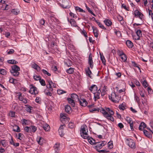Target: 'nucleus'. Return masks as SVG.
<instances>
[{"label": "nucleus", "instance_id": "obj_1", "mask_svg": "<svg viewBox=\"0 0 153 153\" xmlns=\"http://www.w3.org/2000/svg\"><path fill=\"white\" fill-rule=\"evenodd\" d=\"M106 110L107 111H106L104 109H102L100 110V112L108 120L113 122L114 121V119L112 117V116L114 114L113 111L109 108H106Z\"/></svg>", "mask_w": 153, "mask_h": 153}, {"label": "nucleus", "instance_id": "obj_2", "mask_svg": "<svg viewBox=\"0 0 153 153\" xmlns=\"http://www.w3.org/2000/svg\"><path fill=\"white\" fill-rule=\"evenodd\" d=\"M86 131H88L87 126L84 125L81 126L80 130V134L81 137L84 139H88L89 137Z\"/></svg>", "mask_w": 153, "mask_h": 153}, {"label": "nucleus", "instance_id": "obj_3", "mask_svg": "<svg viewBox=\"0 0 153 153\" xmlns=\"http://www.w3.org/2000/svg\"><path fill=\"white\" fill-rule=\"evenodd\" d=\"M11 70H10L11 74L14 76H18L19 74V71H20L19 67L16 65H14L11 66Z\"/></svg>", "mask_w": 153, "mask_h": 153}, {"label": "nucleus", "instance_id": "obj_4", "mask_svg": "<svg viewBox=\"0 0 153 153\" xmlns=\"http://www.w3.org/2000/svg\"><path fill=\"white\" fill-rule=\"evenodd\" d=\"M109 99L113 102H118L120 100V98L119 96L114 92L112 93L111 96H109Z\"/></svg>", "mask_w": 153, "mask_h": 153}, {"label": "nucleus", "instance_id": "obj_5", "mask_svg": "<svg viewBox=\"0 0 153 153\" xmlns=\"http://www.w3.org/2000/svg\"><path fill=\"white\" fill-rule=\"evenodd\" d=\"M106 143L105 141H102V142H96L95 144L96 145L95 146V149L97 151L102 148V147L104 146Z\"/></svg>", "mask_w": 153, "mask_h": 153}, {"label": "nucleus", "instance_id": "obj_6", "mask_svg": "<svg viewBox=\"0 0 153 153\" xmlns=\"http://www.w3.org/2000/svg\"><path fill=\"white\" fill-rule=\"evenodd\" d=\"M30 88L29 92L32 94H36L38 93L37 89L33 85H30Z\"/></svg>", "mask_w": 153, "mask_h": 153}, {"label": "nucleus", "instance_id": "obj_7", "mask_svg": "<svg viewBox=\"0 0 153 153\" xmlns=\"http://www.w3.org/2000/svg\"><path fill=\"white\" fill-rule=\"evenodd\" d=\"M61 6L63 8H66L69 6V1L68 0H62Z\"/></svg>", "mask_w": 153, "mask_h": 153}, {"label": "nucleus", "instance_id": "obj_8", "mask_svg": "<svg viewBox=\"0 0 153 153\" xmlns=\"http://www.w3.org/2000/svg\"><path fill=\"white\" fill-rule=\"evenodd\" d=\"M88 64L89 65L90 67L91 68H92L94 66V64L92 60V56L91 53H90L89 55Z\"/></svg>", "mask_w": 153, "mask_h": 153}, {"label": "nucleus", "instance_id": "obj_9", "mask_svg": "<svg viewBox=\"0 0 153 153\" xmlns=\"http://www.w3.org/2000/svg\"><path fill=\"white\" fill-rule=\"evenodd\" d=\"M126 120L128 123L129 124L131 129L132 131L134 130L133 128V122L131 119L129 117H126Z\"/></svg>", "mask_w": 153, "mask_h": 153}, {"label": "nucleus", "instance_id": "obj_10", "mask_svg": "<svg viewBox=\"0 0 153 153\" xmlns=\"http://www.w3.org/2000/svg\"><path fill=\"white\" fill-rule=\"evenodd\" d=\"M127 143L128 145L131 148H133L135 146V143L134 142L133 140L131 139L130 140H127Z\"/></svg>", "mask_w": 153, "mask_h": 153}, {"label": "nucleus", "instance_id": "obj_11", "mask_svg": "<svg viewBox=\"0 0 153 153\" xmlns=\"http://www.w3.org/2000/svg\"><path fill=\"white\" fill-rule=\"evenodd\" d=\"M92 28L93 30V33L95 37L97 38L99 34V30L96 27H92Z\"/></svg>", "mask_w": 153, "mask_h": 153}, {"label": "nucleus", "instance_id": "obj_12", "mask_svg": "<svg viewBox=\"0 0 153 153\" xmlns=\"http://www.w3.org/2000/svg\"><path fill=\"white\" fill-rule=\"evenodd\" d=\"M94 94V93L97 90V87L95 85H92L89 89Z\"/></svg>", "mask_w": 153, "mask_h": 153}, {"label": "nucleus", "instance_id": "obj_13", "mask_svg": "<svg viewBox=\"0 0 153 153\" xmlns=\"http://www.w3.org/2000/svg\"><path fill=\"white\" fill-rule=\"evenodd\" d=\"M79 101L80 105L82 106H85L87 104V102L85 99H81Z\"/></svg>", "mask_w": 153, "mask_h": 153}, {"label": "nucleus", "instance_id": "obj_14", "mask_svg": "<svg viewBox=\"0 0 153 153\" xmlns=\"http://www.w3.org/2000/svg\"><path fill=\"white\" fill-rule=\"evenodd\" d=\"M137 36H135V39L139 40L140 39V37L142 36V32L141 30H137L136 32Z\"/></svg>", "mask_w": 153, "mask_h": 153}, {"label": "nucleus", "instance_id": "obj_15", "mask_svg": "<svg viewBox=\"0 0 153 153\" xmlns=\"http://www.w3.org/2000/svg\"><path fill=\"white\" fill-rule=\"evenodd\" d=\"M74 101L76 102L79 101L78 96L75 94H72L71 95V98Z\"/></svg>", "mask_w": 153, "mask_h": 153}, {"label": "nucleus", "instance_id": "obj_16", "mask_svg": "<svg viewBox=\"0 0 153 153\" xmlns=\"http://www.w3.org/2000/svg\"><path fill=\"white\" fill-rule=\"evenodd\" d=\"M143 134L149 138H151L152 137V134L150 132H149L146 130H143Z\"/></svg>", "mask_w": 153, "mask_h": 153}, {"label": "nucleus", "instance_id": "obj_17", "mask_svg": "<svg viewBox=\"0 0 153 153\" xmlns=\"http://www.w3.org/2000/svg\"><path fill=\"white\" fill-rule=\"evenodd\" d=\"M70 23L72 26L75 27H77L78 28H79V27L77 25L76 23L75 20L73 19H71L70 20Z\"/></svg>", "mask_w": 153, "mask_h": 153}, {"label": "nucleus", "instance_id": "obj_18", "mask_svg": "<svg viewBox=\"0 0 153 153\" xmlns=\"http://www.w3.org/2000/svg\"><path fill=\"white\" fill-rule=\"evenodd\" d=\"M42 127L46 131H48L49 130L50 126L49 125L46 123H44L42 124Z\"/></svg>", "mask_w": 153, "mask_h": 153}, {"label": "nucleus", "instance_id": "obj_19", "mask_svg": "<svg viewBox=\"0 0 153 153\" xmlns=\"http://www.w3.org/2000/svg\"><path fill=\"white\" fill-rule=\"evenodd\" d=\"M126 43V45L129 48H132L133 46L132 42L130 40H127Z\"/></svg>", "mask_w": 153, "mask_h": 153}, {"label": "nucleus", "instance_id": "obj_20", "mask_svg": "<svg viewBox=\"0 0 153 153\" xmlns=\"http://www.w3.org/2000/svg\"><path fill=\"white\" fill-rule=\"evenodd\" d=\"M104 22L105 24L108 26H111L112 24L111 21L109 19H106L104 21Z\"/></svg>", "mask_w": 153, "mask_h": 153}, {"label": "nucleus", "instance_id": "obj_21", "mask_svg": "<svg viewBox=\"0 0 153 153\" xmlns=\"http://www.w3.org/2000/svg\"><path fill=\"white\" fill-rule=\"evenodd\" d=\"M65 112L68 114H70L71 112V108L69 105H66L65 107Z\"/></svg>", "mask_w": 153, "mask_h": 153}, {"label": "nucleus", "instance_id": "obj_22", "mask_svg": "<svg viewBox=\"0 0 153 153\" xmlns=\"http://www.w3.org/2000/svg\"><path fill=\"white\" fill-rule=\"evenodd\" d=\"M126 106L125 103H123L119 105V108L120 110L123 111L126 108Z\"/></svg>", "mask_w": 153, "mask_h": 153}, {"label": "nucleus", "instance_id": "obj_23", "mask_svg": "<svg viewBox=\"0 0 153 153\" xmlns=\"http://www.w3.org/2000/svg\"><path fill=\"white\" fill-rule=\"evenodd\" d=\"M146 127V124L143 122H141L139 127V129L140 130H142L143 129Z\"/></svg>", "mask_w": 153, "mask_h": 153}, {"label": "nucleus", "instance_id": "obj_24", "mask_svg": "<svg viewBox=\"0 0 153 153\" xmlns=\"http://www.w3.org/2000/svg\"><path fill=\"white\" fill-rule=\"evenodd\" d=\"M30 127V132H34L37 130V127L34 126H31Z\"/></svg>", "mask_w": 153, "mask_h": 153}, {"label": "nucleus", "instance_id": "obj_25", "mask_svg": "<svg viewBox=\"0 0 153 153\" xmlns=\"http://www.w3.org/2000/svg\"><path fill=\"white\" fill-rule=\"evenodd\" d=\"M101 92V91L99 89L97 93H94V97L95 99H98L100 98V93Z\"/></svg>", "mask_w": 153, "mask_h": 153}, {"label": "nucleus", "instance_id": "obj_26", "mask_svg": "<svg viewBox=\"0 0 153 153\" xmlns=\"http://www.w3.org/2000/svg\"><path fill=\"white\" fill-rule=\"evenodd\" d=\"M67 100L68 101L69 103L73 106H74L75 105V101H74L71 98H68Z\"/></svg>", "mask_w": 153, "mask_h": 153}, {"label": "nucleus", "instance_id": "obj_27", "mask_svg": "<svg viewBox=\"0 0 153 153\" xmlns=\"http://www.w3.org/2000/svg\"><path fill=\"white\" fill-rule=\"evenodd\" d=\"M88 139V140L89 143L91 144H95L96 142H95V140L93 139L92 138H89V137L87 139Z\"/></svg>", "mask_w": 153, "mask_h": 153}, {"label": "nucleus", "instance_id": "obj_28", "mask_svg": "<svg viewBox=\"0 0 153 153\" xmlns=\"http://www.w3.org/2000/svg\"><path fill=\"white\" fill-rule=\"evenodd\" d=\"M11 12L14 15H18L19 13V10L18 9H13L11 11Z\"/></svg>", "mask_w": 153, "mask_h": 153}, {"label": "nucleus", "instance_id": "obj_29", "mask_svg": "<svg viewBox=\"0 0 153 153\" xmlns=\"http://www.w3.org/2000/svg\"><path fill=\"white\" fill-rule=\"evenodd\" d=\"M13 130L14 131L17 132H19L20 131V129L19 127L16 125L14 127Z\"/></svg>", "mask_w": 153, "mask_h": 153}, {"label": "nucleus", "instance_id": "obj_30", "mask_svg": "<svg viewBox=\"0 0 153 153\" xmlns=\"http://www.w3.org/2000/svg\"><path fill=\"white\" fill-rule=\"evenodd\" d=\"M101 109H100L97 108H90L89 109V111L91 112H93L94 111H97L98 112H99L100 111V110Z\"/></svg>", "mask_w": 153, "mask_h": 153}, {"label": "nucleus", "instance_id": "obj_31", "mask_svg": "<svg viewBox=\"0 0 153 153\" xmlns=\"http://www.w3.org/2000/svg\"><path fill=\"white\" fill-rule=\"evenodd\" d=\"M7 62L10 64H16L18 63V62L14 60H7Z\"/></svg>", "mask_w": 153, "mask_h": 153}, {"label": "nucleus", "instance_id": "obj_32", "mask_svg": "<svg viewBox=\"0 0 153 153\" xmlns=\"http://www.w3.org/2000/svg\"><path fill=\"white\" fill-rule=\"evenodd\" d=\"M74 68H70L66 70V72L69 74H71L74 72Z\"/></svg>", "mask_w": 153, "mask_h": 153}, {"label": "nucleus", "instance_id": "obj_33", "mask_svg": "<svg viewBox=\"0 0 153 153\" xmlns=\"http://www.w3.org/2000/svg\"><path fill=\"white\" fill-rule=\"evenodd\" d=\"M0 144H1L3 147H6L7 145V143L5 140H1L0 142Z\"/></svg>", "mask_w": 153, "mask_h": 153}, {"label": "nucleus", "instance_id": "obj_34", "mask_svg": "<svg viewBox=\"0 0 153 153\" xmlns=\"http://www.w3.org/2000/svg\"><path fill=\"white\" fill-rule=\"evenodd\" d=\"M80 32L85 37L87 38L88 37L87 36V33L84 29H83V30H81Z\"/></svg>", "mask_w": 153, "mask_h": 153}, {"label": "nucleus", "instance_id": "obj_35", "mask_svg": "<svg viewBox=\"0 0 153 153\" xmlns=\"http://www.w3.org/2000/svg\"><path fill=\"white\" fill-rule=\"evenodd\" d=\"M59 143H56L55 145L54 146V149L55 151L56 152H57L59 149Z\"/></svg>", "mask_w": 153, "mask_h": 153}, {"label": "nucleus", "instance_id": "obj_36", "mask_svg": "<svg viewBox=\"0 0 153 153\" xmlns=\"http://www.w3.org/2000/svg\"><path fill=\"white\" fill-rule=\"evenodd\" d=\"M86 74L87 75L91 78L90 76V74L91 73V72L89 68H88V69L86 71Z\"/></svg>", "mask_w": 153, "mask_h": 153}, {"label": "nucleus", "instance_id": "obj_37", "mask_svg": "<svg viewBox=\"0 0 153 153\" xmlns=\"http://www.w3.org/2000/svg\"><path fill=\"white\" fill-rule=\"evenodd\" d=\"M95 22L98 24V25L102 29H105V28L104 27L100 22L96 20H95Z\"/></svg>", "mask_w": 153, "mask_h": 153}, {"label": "nucleus", "instance_id": "obj_38", "mask_svg": "<svg viewBox=\"0 0 153 153\" xmlns=\"http://www.w3.org/2000/svg\"><path fill=\"white\" fill-rule=\"evenodd\" d=\"M120 57L123 61L125 62L126 60V55L124 54L122 56H120Z\"/></svg>", "mask_w": 153, "mask_h": 153}, {"label": "nucleus", "instance_id": "obj_39", "mask_svg": "<svg viewBox=\"0 0 153 153\" xmlns=\"http://www.w3.org/2000/svg\"><path fill=\"white\" fill-rule=\"evenodd\" d=\"M58 131L59 134L60 136L62 137L64 135L63 130V129H59Z\"/></svg>", "mask_w": 153, "mask_h": 153}, {"label": "nucleus", "instance_id": "obj_40", "mask_svg": "<svg viewBox=\"0 0 153 153\" xmlns=\"http://www.w3.org/2000/svg\"><path fill=\"white\" fill-rule=\"evenodd\" d=\"M114 33L118 37H120L121 36V32L119 31L116 30L115 31Z\"/></svg>", "mask_w": 153, "mask_h": 153}, {"label": "nucleus", "instance_id": "obj_41", "mask_svg": "<svg viewBox=\"0 0 153 153\" xmlns=\"http://www.w3.org/2000/svg\"><path fill=\"white\" fill-rule=\"evenodd\" d=\"M43 138L41 137H39L38 140H37V141L39 145H42L43 144Z\"/></svg>", "mask_w": 153, "mask_h": 153}, {"label": "nucleus", "instance_id": "obj_42", "mask_svg": "<svg viewBox=\"0 0 153 153\" xmlns=\"http://www.w3.org/2000/svg\"><path fill=\"white\" fill-rule=\"evenodd\" d=\"M75 10L76 11H78L79 12H85V11L83 10L82 9L78 7H75Z\"/></svg>", "mask_w": 153, "mask_h": 153}, {"label": "nucleus", "instance_id": "obj_43", "mask_svg": "<svg viewBox=\"0 0 153 153\" xmlns=\"http://www.w3.org/2000/svg\"><path fill=\"white\" fill-rule=\"evenodd\" d=\"M42 71L43 73L45 74H47L48 76H51V74L50 73H49L45 69H42Z\"/></svg>", "mask_w": 153, "mask_h": 153}, {"label": "nucleus", "instance_id": "obj_44", "mask_svg": "<svg viewBox=\"0 0 153 153\" xmlns=\"http://www.w3.org/2000/svg\"><path fill=\"white\" fill-rule=\"evenodd\" d=\"M149 16L151 17L152 20H153V13L152 10L148 9Z\"/></svg>", "mask_w": 153, "mask_h": 153}, {"label": "nucleus", "instance_id": "obj_45", "mask_svg": "<svg viewBox=\"0 0 153 153\" xmlns=\"http://www.w3.org/2000/svg\"><path fill=\"white\" fill-rule=\"evenodd\" d=\"M86 8L88 10V11L92 15H93L94 16H95V15L94 14L93 12L90 10V8L88 7L87 6H86Z\"/></svg>", "mask_w": 153, "mask_h": 153}, {"label": "nucleus", "instance_id": "obj_46", "mask_svg": "<svg viewBox=\"0 0 153 153\" xmlns=\"http://www.w3.org/2000/svg\"><path fill=\"white\" fill-rule=\"evenodd\" d=\"M39 82L41 84L42 86H45V82L43 79H40Z\"/></svg>", "mask_w": 153, "mask_h": 153}, {"label": "nucleus", "instance_id": "obj_47", "mask_svg": "<svg viewBox=\"0 0 153 153\" xmlns=\"http://www.w3.org/2000/svg\"><path fill=\"white\" fill-rule=\"evenodd\" d=\"M35 102L38 103H40L41 102V99L39 97H37L35 100Z\"/></svg>", "mask_w": 153, "mask_h": 153}, {"label": "nucleus", "instance_id": "obj_48", "mask_svg": "<svg viewBox=\"0 0 153 153\" xmlns=\"http://www.w3.org/2000/svg\"><path fill=\"white\" fill-rule=\"evenodd\" d=\"M60 117L61 118V121H62V119H65L67 118L64 114H61Z\"/></svg>", "mask_w": 153, "mask_h": 153}, {"label": "nucleus", "instance_id": "obj_49", "mask_svg": "<svg viewBox=\"0 0 153 153\" xmlns=\"http://www.w3.org/2000/svg\"><path fill=\"white\" fill-rule=\"evenodd\" d=\"M66 92L63 91L62 90H57V93L59 94H61L64 93H66Z\"/></svg>", "mask_w": 153, "mask_h": 153}, {"label": "nucleus", "instance_id": "obj_50", "mask_svg": "<svg viewBox=\"0 0 153 153\" xmlns=\"http://www.w3.org/2000/svg\"><path fill=\"white\" fill-rule=\"evenodd\" d=\"M6 71L4 69H0V74L4 75L6 74Z\"/></svg>", "mask_w": 153, "mask_h": 153}, {"label": "nucleus", "instance_id": "obj_51", "mask_svg": "<svg viewBox=\"0 0 153 153\" xmlns=\"http://www.w3.org/2000/svg\"><path fill=\"white\" fill-rule=\"evenodd\" d=\"M22 124L23 125L25 126L27 124V120H26L25 119H24L22 120Z\"/></svg>", "mask_w": 153, "mask_h": 153}, {"label": "nucleus", "instance_id": "obj_52", "mask_svg": "<svg viewBox=\"0 0 153 153\" xmlns=\"http://www.w3.org/2000/svg\"><path fill=\"white\" fill-rule=\"evenodd\" d=\"M32 108V107L31 106H29L26 108V110L27 111L30 113L31 112V110Z\"/></svg>", "mask_w": 153, "mask_h": 153}, {"label": "nucleus", "instance_id": "obj_53", "mask_svg": "<svg viewBox=\"0 0 153 153\" xmlns=\"http://www.w3.org/2000/svg\"><path fill=\"white\" fill-rule=\"evenodd\" d=\"M113 143L112 142H109L108 143V147L110 149L113 148Z\"/></svg>", "mask_w": 153, "mask_h": 153}, {"label": "nucleus", "instance_id": "obj_54", "mask_svg": "<svg viewBox=\"0 0 153 153\" xmlns=\"http://www.w3.org/2000/svg\"><path fill=\"white\" fill-rule=\"evenodd\" d=\"M33 78L36 80H40V79H41V78L39 76H37V75H34L33 76Z\"/></svg>", "mask_w": 153, "mask_h": 153}, {"label": "nucleus", "instance_id": "obj_55", "mask_svg": "<svg viewBox=\"0 0 153 153\" xmlns=\"http://www.w3.org/2000/svg\"><path fill=\"white\" fill-rule=\"evenodd\" d=\"M100 58H101V60H102V63L103 64H105V60L104 57L103 56H102L101 54H100Z\"/></svg>", "mask_w": 153, "mask_h": 153}, {"label": "nucleus", "instance_id": "obj_56", "mask_svg": "<svg viewBox=\"0 0 153 153\" xmlns=\"http://www.w3.org/2000/svg\"><path fill=\"white\" fill-rule=\"evenodd\" d=\"M68 126L69 128H72L74 127V125L72 123H69L68 125Z\"/></svg>", "mask_w": 153, "mask_h": 153}, {"label": "nucleus", "instance_id": "obj_57", "mask_svg": "<svg viewBox=\"0 0 153 153\" xmlns=\"http://www.w3.org/2000/svg\"><path fill=\"white\" fill-rule=\"evenodd\" d=\"M131 63L133 66L135 67H137L139 68V69H140L139 67L134 62L132 61Z\"/></svg>", "mask_w": 153, "mask_h": 153}, {"label": "nucleus", "instance_id": "obj_58", "mask_svg": "<svg viewBox=\"0 0 153 153\" xmlns=\"http://www.w3.org/2000/svg\"><path fill=\"white\" fill-rule=\"evenodd\" d=\"M15 114V112L13 111H10L9 113V115L11 117H14Z\"/></svg>", "mask_w": 153, "mask_h": 153}, {"label": "nucleus", "instance_id": "obj_59", "mask_svg": "<svg viewBox=\"0 0 153 153\" xmlns=\"http://www.w3.org/2000/svg\"><path fill=\"white\" fill-rule=\"evenodd\" d=\"M24 130L27 132H30V127L26 126L25 127Z\"/></svg>", "mask_w": 153, "mask_h": 153}, {"label": "nucleus", "instance_id": "obj_60", "mask_svg": "<svg viewBox=\"0 0 153 153\" xmlns=\"http://www.w3.org/2000/svg\"><path fill=\"white\" fill-rule=\"evenodd\" d=\"M140 12L138 10H136L134 11V14L135 15V16H138L139 13H140Z\"/></svg>", "mask_w": 153, "mask_h": 153}, {"label": "nucleus", "instance_id": "obj_61", "mask_svg": "<svg viewBox=\"0 0 153 153\" xmlns=\"http://www.w3.org/2000/svg\"><path fill=\"white\" fill-rule=\"evenodd\" d=\"M143 85L145 88H146L148 86L147 82L145 80L143 82Z\"/></svg>", "mask_w": 153, "mask_h": 153}, {"label": "nucleus", "instance_id": "obj_62", "mask_svg": "<svg viewBox=\"0 0 153 153\" xmlns=\"http://www.w3.org/2000/svg\"><path fill=\"white\" fill-rule=\"evenodd\" d=\"M3 6L5 7V8L3 9V10H7L9 9L8 7V4H1Z\"/></svg>", "mask_w": 153, "mask_h": 153}, {"label": "nucleus", "instance_id": "obj_63", "mask_svg": "<svg viewBox=\"0 0 153 153\" xmlns=\"http://www.w3.org/2000/svg\"><path fill=\"white\" fill-rule=\"evenodd\" d=\"M40 24L42 25H44L45 23V21L44 19H42L39 21Z\"/></svg>", "mask_w": 153, "mask_h": 153}, {"label": "nucleus", "instance_id": "obj_64", "mask_svg": "<svg viewBox=\"0 0 153 153\" xmlns=\"http://www.w3.org/2000/svg\"><path fill=\"white\" fill-rule=\"evenodd\" d=\"M69 15L70 16L74 18H76V15L72 12H70Z\"/></svg>", "mask_w": 153, "mask_h": 153}]
</instances>
